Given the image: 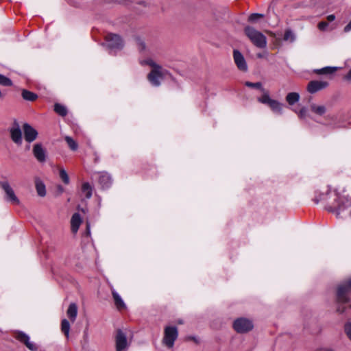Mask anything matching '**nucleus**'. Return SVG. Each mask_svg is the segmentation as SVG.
I'll return each instance as SVG.
<instances>
[{"label": "nucleus", "mask_w": 351, "mask_h": 351, "mask_svg": "<svg viewBox=\"0 0 351 351\" xmlns=\"http://www.w3.org/2000/svg\"><path fill=\"white\" fill-rule=\"evenodd\" d=\"M32 151L34 157L38 162H44L46 160V151L40 143L35 144Z\"/></svg>", "instance_id": "dca6fc26"}, {"label": "nucleus", "mask_w": 351, "mask_h": 351, "mask_svg": "<svg viewBox=\"0 0 351 351\" xmlns=\"http://www.w3.org/2000/svg\"><path fill=\"white\" fill-rule=\"evenodd\" d=\"M328 24L327 22L326 21H321L318 23V28L321 30V31H324L326 29L327 27H328Z\"/></svg>", "instance_id": "e433bc0d"}, {"label": "nucleus", "mask_w": 351, "mask_h": 351, "mask_svg": "<svg viewBox=\"0 0 351 351\" xmlns=\"http://www.w3.org/2000/svg\"><path fill=\"white\" fill-rule=\"evenodd\" d=\"M307 110L306 108H302L298 112L299 117L300 119H304L306 116Z\"/></svg>", "instance_id": "4c0bfd02"}, {"label": "nucleus", "mask_w": 351, "mask_h": 351, "mask_svg": "<svg viewBox=\"0 0 351 351\" xmlns=\"http://www.w3.org/2000/svg\"><path fill=\"white\" fill-rule=\"evenodd\" d=\"M58 189L60 193H62L64 191L63 187L60 185L58 186Z\"/></svg>", "instance_id": "79ce46f5"}, {"label": "nucleus", "mask_w": 351, "mask_h": 351, "mask_svg": "<svg viewBox=\"0 0 351 351\" xmlns=\"http://www.w3.org/2000/svg\"><path fill=\"white\" fill-rule=\"evenodd\" d=\"M64 139L71 150H77L78 147L77 143L71 137L66 136Z\"/></svg>", "instance_id": "2f4dec72"}, {"label": "nucleus", "mask_w": 351, "mask_h": 351, "mask_svg": "<svg viewBox=\"0 0 351 351\" xmlns=\"http://www.w3.org/2000/svg\"><path fill=\"white\" fill-rule=\"evenodd\" d=\"M345 332L348 337V338L351 340V324H346L345 326Z\"/></svg>", "instance_id": "c9c22d12"}, {"label": "nucleus", "mask_w": 351, "mask_h": 351, "mask_svg": "<svg viewBox=\"0 0 351 351\" xmlns=\"http://www.w3.org/2000/svg\"><path fill=\"white\" fill-rule=\"evenodd\" d=\"M257 56H258V58H262L263 57V56L261 53H258V54H257Z\"/></svg>", "instance_id": "c03bdc74"}, {"label": "nucleus", "mask_w": 351, "mask_h": 351, "mask_svg": "<svg viewBox=\"0 0 351 351\" xmlns=\"http://www.w3.org/2000/svg\"><path fill=\"white\" fill-rule=\"evenodd\" d=\"M11 140L17 145H21L23 143V134L19 122L14 120L12 125L9 128Z\"/></svg>", "instance_id": "1a4fd4ad"}, {"label": "nucleus", "mask_w": 351, "mask_h": 351, "mask_svg": "<svg viewBox=\"0 0 351 351\" xmlns=\"http://www.w3.org/2000/svg\"><path fill=\"white\" fill-rule=\"evenodd\" d=\"M136 44L137 45L138 49L141 53L145 52L147 51V47L144 42V40L140 37H136L135 38Z\"/></svg>", "instance_id": "c85d7f7f"}, {"label": "nucleus", "mask_w": 351, "mask_h": 351, "mask_svg": "<svg viewBox=\"0 0 351 351\" xmlns=\"http://www.w3.org/2000/svg\"><path fill=\"white\" fill-rule=\"evenodd\" d=\"M254 327L252 322L247 318L240 317L233 322V328L238 333H245Z\"/></svg>", "instance_id": "6e6552de"}, {"label": "nucleus", "mask_w": 351, "mask_h": 351, "mask_svg": "<svg viewBox=\"0 0 351 351\" xmlns=\"http://www.w3.org/2000/svg\"><path fill=\"white\" fill-rule=\"evenodd\" d=\"M245 84L246 86L250 88L260 89L263 92V94H264L265 92H268L264 88H263L262 84L261 82L253 83L250 82H246Z\"/></svg>", "instance_id": "7c9ffc66"}, {"label": "nucleus", "mask_w": 351, "mask_h": 351, "mask_svg": "<svg viewBox=\"0 0 351 351\" xmlns=\"http://www.w3.org/2000/svg\"><path fill=\"white\" fill-rule=\"evenodd\" d=\"M98 181L103 189H108L112 184V178L107 172H100L98 173Z\"/></svg>", "instance_id": "f3484780"}, {"label": "nucleus", "mask_w": 351, "mask_h": 351, "mask_svg": "<svg viewBox=\"0 0 351 351\" xmlns=\"http://www.w3.org/2000/svg\"><path fill=\"white\" fill-rule=\"evenodd\" d=\"M300 99V95L298 93L292 92L287 94L286 101L289 105H293Z\"/></svg>", "instance_id": "5701e85b"}, {"label": "nucleus", "mask_w": 351, "mask_h": 351, "mask_svg": "<svg viewBox=\"0 0 351 351\" xmlns=\"http://www.w3.org/2000/svg\"><path fill=\"white\" fill-rule=\"evenodd\" d=\"M233 58H234V61L237 68L240 71H243V72H245L247 71V62H246L243 56L239 51H238L237 49H234L233 51Z\"/></svg>", "instance_id": "4468645a"}, {"label": "nucleus", "mask_w": 351, "mask_h": 351, "mask_svg": "<svg viewBox=\"0 0 351 351\" xmlns=\"http://www.w3.org/2000/svg\"><path fill=\"white\" fill-rule=\"evenodd\" d=\"M351 293V278L341 284L337 289V300L339 303L337 311L342 313L345 311V308L342 304L349 302L348 295Z\"/></svg>", "instance_id": "7ed1b4c3"}, {"label": "nucleus", "mask_w": 351, "mask_h": 351, "mask_svg": "<svg viewBox=\"0 0 351 351\" xmlns=\"http://www.w3.org/2000/svg\"><path fill=\"white\" fill-rule=\"evenodd\" d=\"M258 102L267 105L271 110L276 114H282L283 104L277 100L270 97L269 92H265L261 97L257 98Z\"/></svg>", "instance_id": "39448f33"}, {"label": "nucleus", "mask_w": 351, "mask_h": 351, "mask_svg": "<svg viewBox=\"0 0 351 351\" xmlns=\"http://www.w3.org/2000/svg\"><path fill=\"white\" fill-rule=\"evenodd\" d=\"M60 178L62 180V182L68 184L69 183V178L66 173V171L64 169H61L59 172Z\"/></svg>", "instance_id": "72a5a7b5"}, {"label": "nucleus", "mask_w": 351, "mask_h": 351, "mask_svg": "<svg viewBox=\"0 0 351 351\" xmlns=\"http://www.w3.org/2000/svg\"><path fill=\"white\" fill-rule=\"evenodd\" d=\"M141 65H149L152 67V71L147 75V79L152 85L159 86L160 81L164 79L166 75L169 74L168 71L162 68V66L156 64L152 59L147 58L140 62Z\"/></svg>", "instance_id": "f03ea898"}, {"label": "nucleus", "mask_w": 351, "mask_h": 351, "mask_svg": "<svg viewBox=\"0 0 351 351\" xmlns=\"http://www.w3.org/2000/svg\"><path fill=\"white\" fill-rule=\"evenodd\" d=\"M264 17V15L258 13L251 14L248 17V21L251 23H256L258 19Z\"/></svg>", "instance_id": "f704fd0d"}, {"label": "nucleus", "mask_w": 351, "mask_h": 351, "mask_svg": "<svg viewBox=\"0 0 351 351\" xmlns=\"http://www.w3.org/2000/svg\"><path fill=\"white\" fill-rule=\"evenodd\" d=\"M0 84L5 86H11L12 85V82L10 78L0 74Z\"/></svg>", "instance_id": "473e14b6"}, {"label": "nucleus", "mask_w": 351, "mask_h": 351, "mask_svg": "<svg viewBox=\"0 0 351 351\" xmlns=\"http://www.w3.org/2000/svg\"><path fill=\"white\" fill-rule=\"evenodd\" d=\"M25 140L30 143L34 141L38 136V132L29 123H24L23 125Z\"/></svg>", "instance_id": "ddd939ff"}, {"label": "nucleus", "mask_w": 351, "mask_h": 351, "mask_svg": "<svg viewBox=\"0 0 351 351\" xmlns=\"http://www.w3.org/2000/svg\"><path fill=\"white\" fill-rule=\"evenodd\" d=\"M15 338L19 340L21 343L25 345V346L31 351H37L38 347L37 345L30 341L29 335L22 331H18L16 332Z\"/></svg>", "instance_id": "f8f14e48"}, {"label": "nucleus", "mask_w": 351, "mask_h": 351, "mask_svg": "<svg viewBox=\"0 0 351 351\" xmlns=\"http://www.w3.org/2000/svg\"><path fill=\"white\" fill-rule=\"evenodd\" d=\"M81 223L82 219L80 215L77 213H74L71 220V230L73 233L77 232Z\"/></svg>", "instance_id": "a211bd4d"}, {"label": "nucleus", "mask_w": 351, "mask_h": 351, "mask_svg": "<svg viewBox=\"0 0 351 351\" xmlns=\"http://www.w3.org/2000/svg\"><path fill=\"white\" fill-rule=\"evenodd\" d=\"M328 86V83L327 82L313 80L308 84L307 90L310 93L314 94L322 89H324Z\"/></svg>", "instance_id": "2eb2a0df"}, {"label": "nucleus", "mask_w": 351, "mask_h": 351, "mask_svg": "<svg viewBox=\"0 0 351 351\" xmlns=\"http://www.w3.org/2000/svg\"><path fill=\"white\" fill-rule=\"evenodd\" d=\"M295 38H296L295 35L291 29H287L285 30L284 37H283V40L285 41L293 43L295 40Z\"/></svg>", "instance_id": "bb28decb"}, {"label": "nucleus", "mask_w": 351, "mask_h": 351, "mask_svg": "<svg viewBox=\"0 0 351 351\" xmlns=\"http://www.w3.org/2000/svg\"><path fill=\"white\" fill-rule=\"evenodd\" d=\"M0 186L5 193V200L14 204H19L20 201L14 193V190L8 181H2L0 182Z\"/></svg>", "instance_id": "9d476101"}, {"label": "nucleus", "mask_w": 351, "mask_h": 351, "mask_svg": "<svg viewBox=\"0 0 351 351\" xmlns=\"http://www.w3.org/2000/svg\"><path fill=\"white\" fill-rule=\"evenodd\" d=\"M67 317L72 322H74L77 315V306L75 303H71L66 311Z\"/></svg>", "instance_id": "6ab92c4d"}, {"label": "nucleus", "mask_w": 351, "mask_h": 351, "mask_svg": "<svg viewBox=\"0 0 351 351\" xmlns=\"http://www.w3.org/2000/svg\"><path fill=\"white\" fill-rule=\"evenodd\" d=\"M335 19V16L334 14H330L327 16V20L330 22L333 21Z\"/></svg>", "instance_id": "ea45409f"}, {"label": "nucleus", "mask_w": 351, "mask_h": 351, "mask_svg": "<svg viewBox=\"0 0 351 351\" xmlns=\"http://www.w3.org/2000/svg\"><path fill=\"white\" fill-rule=\"evenodd\" d=\"M311 110L317 114L322 115L326 112V108L324 106H317L312 104L311 106Z\"/></svg>", "instance_id": "c756f323"}, {"label": "nucleus", "mask_w": 351, "mask_h": 351, "mask_svg": "<svg viewBox=\"0 0 351 351\" xmlns=\"http://www.w3.org/2000/svg\"><path fill=\"white\" fill-rule=\"evenodd\" d=\"M85 233L87 236H89L90 234V224L88 222L86 223V230Z\"/></svg>", "instance_id": "58836bf2"}, {"label": "nucleus", "mask_w": 351, "mask_h": 351, "mask_svg": "<svg viewBox=\"0 0 351 351\" xmlns=\"http://www.w3.org/2000/svg\"><path fill=\"white\" fill-rule=\"evenodd\" d=\"M105 40L108 48L111 51L121 50L123 47V40L118 34H107Z\"/></svg>", "instance_id": "0eeeda50"}, {"label": "nucleus", "mask_w": 351, "mask_h": 351, "mask_svg": "<svg viewBox=\"0 0 351 351\" xmlns=\"http://www.w3.org/2000/svg\"><path fill=\"white\" fill-rule=\"evenodd\" d=\"M35 186L38 195L40 197H45L46 195V188L43 182L39 178H36Z\"/></svg>", "instance_id": "aec40b11"}, {"label": "nucleus", "mask_w": 351, "mask_h": 351, "mask_svg": "<svg viewBox=\"0 0 351 351\" xmlns=\"http://www.w3.org/2000/svg\"><path fill=\"white\" fill-rule=\"evenodd\" d=\"M345 79L351 81V69L349 71L348 74L345 76Z\"/></svg>", "instance_id": "a19ab883"}, {"label": "nucleus", "mask_w": 351, "mask_h": 351, "mask_svg": "<svg viewBox=\"0 0 351 351\" xmlns=\"http://www.w3.org/2000/svg\"><path fill=\"white\" fill-rule=\"evenodd\" d=\"M116 351H126L128 343L126 335L120 329L117 330L115 337Z\"/></svg>", "instance_id": "9b49d317"}, {"label": "nucleus", "mask_w": 351, "mask_h": 351, "mask_svg": "<svg viewBox=\"0 0 351 351\" xmlns=\"http://www.w3.org/2000/svg\"><path fill=\"white\" fill-rule=\"evenodd\" d=\"M61 331L64 334L66 338H69L70 331V324L66 319H63L62 320Z\"/></svg>", "instance_id": "a878e982"}, {"label": "nucleus", "mask_w": 351, "mask_h": 351, "mask_svg": "<svg viewBox=\"0 0 351 351\" xmlns=\"http://www.w3.org/2000/svg\"><path fill=\"white\" fill-rule=\"evenodd\" d=\"M337 70L335 66H326L320 69L316 70V73L320 75L332 74Z\"/></svg>", "instance_id": "393cba45"}, {"label": "nucleus", "mask_w": 351, "mask_h": 351, "mask_svg": "<svg viewBox=\"0 0 351 351\" xmlns=\"http://www.w3.org/2000/svg\"><path fill=\"white\" fill-rule=\"evenodd\" d=\"M54 111L62 117H65L67 114L66 108L60 104H56L54 105Z\"/></svg>", "instance_id": "cd10ccee"}, {"label": "nucleus", "mask_w": 351, "mask_h": 351, "mask_svg": "<svg viewBox=\"0 0 351 351\" xmlns=\"http://www.w3.org/2000/svg\"><path fill=\"white\" fill-rule=\"evenodd\" d=\"M244 33L256 47L264 49L267 47V42L266 36L254 27L250 25L245 27Z\"/></svg>", "instance_id": "20e7f679"}, {"label": "nucleus", "mask_w": 351, "mask_h": 351, "mask_svg": "<svg viewBox=\"0 0 351 351\" xmlns=\"http://www.w3.org/2000/svg\"><path fill=\"white\" fill-rule=\"evenodd\" d=\"M317 351H333V350L331 349H328V348H322V349L318 350Z\"/></svg>", "instance_id": "37998d69"}, {"label": "nucleus", "mask_w": 351, "mask_h": 351, "mask_svg": "<svg viewBox=\"0 0 351 351\" xmlns=\"http://www.w3.org/2000/svg\"><path fill=\"white\" fill-rule=\"evenodd\" d=\"M82 192L87 199H90L93 195V187L88 182H84L82 185Z\"/></svg>", "instance_id": "4be33fe9"}, {"label": "nucleus", "mask_w": 351, "mask_h": 351, "mask_svg": "<svg viewBox=\"0 0 351 351\" xmlns=\"http://www.w3.org/2000/svg\"><path fill=\"white\" fill-rule=\"evenodd\" d=\"M112 294L117 308L119 310L124 309L125 308V304L119 293L115 291H112Z\"/></svg>", "instance_id": "412c9836"}, {"label": "nucleus", "mask_w": 351, "mask_h": 351, "mask_svg": "<svg viewBox=\"0 0 351 351\" xmlns=\"http://www.w3.org/2000/svg\"><path fill=\"white\" fill-rule=\"evenodd\" d=\"M22 97L25 100L33 101L38 97L37 95L27 90H23Z\"/></svg>", "instance_id": "b1692460"}, {"label": "nucleus", "mask_w": 351, "mask_h": 351, "mask_svg": "<svg viewBox=\"0 0 351 351\" xmlns=\"http://www.w3.org/2000/svg\"><path fill=\"white\" fill-rule=\"evenodd\" d=\"M178 337V330L176 326H166L164 329L162 343L168 348H172Z\"/></svg>", "instance_id": "423d86ee"}, {"label": "nucleus", "mask_w": 351, "mask_h": 351, "mask_svg": "<svg viewBox=\"0 0 351 351\" xmlns=\"http://www.w3.org/2000/svg\"><path fill=\"white\" fill-rule=\"evenodd\" d=\"M316 204L319 202H326V209L335 213L338 217H351V197L346 195H340L336 191L331 192L327 190L326 193H321L315 197Z\"/></svg>", "instance_id": "f257e3e1"}]
</instances>
